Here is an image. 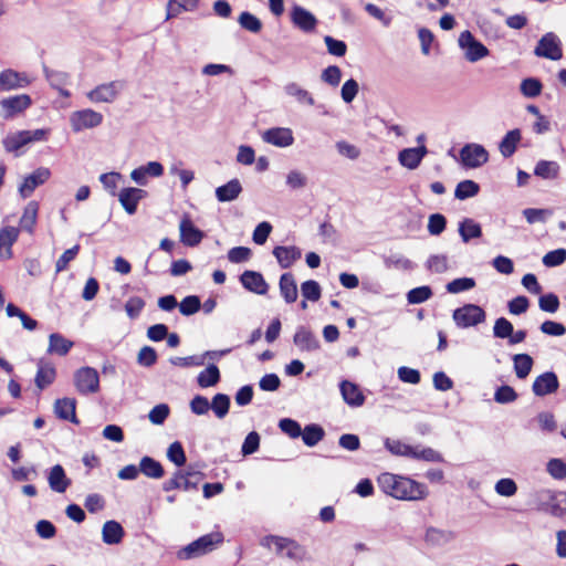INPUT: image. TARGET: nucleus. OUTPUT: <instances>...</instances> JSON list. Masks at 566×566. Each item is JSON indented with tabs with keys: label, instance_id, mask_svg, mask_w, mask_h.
<instances>
[{
	"label": "nucleus",
	"instance_id": "5",
	"mask_svg": "<svg viewBox=\"0 0 566 566\" xmlns=\"http://www.w3.org/2000/svg\"><path fill=\"white\" fill-rule=\"evenodd\" d=\"M46 129L20 130L8 135L3 139V146L8 153H15V155L18 156V151L20 150V148L32 142L44 140L46 138Z\"/></svg>",
	"mask_w": 566,
	"mask_h": 566
},
{
	"label": "nucleus",
	"instance_id": "17",
	"mask_svg": "<svg viewBox=\"0 0 566 566\" xmlns=\"http://www.w3.org/2000/svg\"><path fill=\"white\" fill-rule=\"evenodd\" d=\"M263 142L276 147H289L294 143L293 132L287 127H274L262 134Z\"/></svg>",
	"mask_w": 566,
	"mask_h": 566
},
{
	"label": "nucleus",
	"instance_id": "24",
	"mask_svg": "<svg viewBox=\"0 0 566 566\" xmlns=\"http://www.w3.org/2000/svg\"><path fill=\"white\" fill-rule=\"evenodd\" d=\"M48 483L52 491L64 493L71 485V480L66 476L63 467L55 464L48 472Z\"/></svg>",
	"mask_w": 566,
	"mask_h": 566
},
{
	"label": "nucleus",
	"instance_id": "11",
	"mask_svg": "<svg viewBox=\"0 0 566 566\" xmlns=\"http://www.w3.org/2000/svg\"><path fill=\"white\" fill-rule=\"evenodd\" d=\"M460 159L467 168H479L489 160V153L480 144H467L460 150Z\"/></svg>",
	"mask_w": 566,
	"mask_h": 566
},
{
	"label": "nucleus",
	"instance_id": "60",
	"mask_svg": "<svg viewBox=\"0 0 566 566\" xmlns=\"http://www.w3.org/2000/svg\"><path fill=\"white\" fill-rule=\"evenodd\" d=\"M167 458L177 467H182L186 463V453L184 451L182 444L179 441H175L169 446L167 450Z\"/></svg>",
	"mask_w": 566,
	"mask_h": 566
},
{
	"label": "nucleus",
	"instance_id": "51",
	"mask_svg": "<svg viewBox=\"0 0 566 566\" xmlns=\"http://www.w3.org/2000/svg\"><path fill=\"white\" fill-rule=\"evenodd\" d=\"M426 268L432 273L442 274L449 270L448 256L444 254H432L426 261Z\"/></svg>",
	"mask_w": 566,
	"mask_h": 566
},
{
	"label": "nucleus",
	"instance_id": "6",
	"mask_svg": "<svg viewBox=\"0 0 566 566\" xmlns=\"http://www.w3.org/2000/svg\"><path fill=\"white\" fill-rule=\"evenodd\" d=\"M486 314L484 310L475 304H465L458 307L452 313L454 324L459 328H469L476 326L485 321Z\"/></svg>",
	"mask_w": 566,
	"mask_h": 566
},
{
	"label": "nucleus",
	"instance_id": "4",
	"mask_svg": "<svg viewBox=\"0 0 566 566\" xmlns=\"http://www.w3.org/2000/svg\"><path fill=\"white\" fill-rule=\"evenodd\" d=\"M535 509L545 512L555 517H564L566 514V499H560L559 494L553 490L542 489L533 494Z\"/></svg>",
	"mask_w": 566,
	"mask_h": 566
},
{
	"label": "nucleus",
	"instance_id": "54",
	"mask_svg": "<svg viewBox=\"0 0 566 566\" xmlns=\"http://www.w3.org/2000/svg\"><path fill=\"white\" fill-rule=\"evenodd\" d=\"M475 284V280L472 277H458L450 281L446 285V290L448 293L458 294L473 289Z\"/></svg>",
	"mask_w": 566,
	"mask_h": 566
},
{
	"label": "nucleus",
	"instance_id": "55",
	"mask_svg": "<svg viewBox=\"0 0 566 566\" xmlns=\"http://www.w3.org/2000/svg\"><path fill=\"white\" fill-rule=\"evenodd\" d=\"M302 296L311 302H317L322 295V289L318 282L307 280L301 284Z\"/></svg>",
	"mask_w": 566,
	"mask_h": 566
},
{
	"label": "nucleus",
	"instance_id": "14",
	"mask_svg": "<svg viewBox=\"0 0 566 566\" xmlns=\"http://www.w3.org/2000/svg\"><path fill=\"white\" fill-rule=\"evenodd\" d=\"M123 87L124 85L120 81H113L96 86L86 95L93 103H113Z\"/></svg>",
	"mask_w": 566,
	"mask_h": 566
},
{
	"label": "nucleus",
	"instance_id": "30",
	"mask_svg": "<svg viewBox=\"0 0 566 566\" xmlns=\"http://www.w3.org/2000/svg\"><path fill=\"white\" fill-rule=\"evenodd\" d=\"M522 139L518 128L509 130L499 144V150L504 158H510L516 151L517 145Z\"/></svg>",
	"mask_w": 566,
	"mask_h": 566
},
{
	"label": "nucleus",
	"instance_id": "43",
	"mask_svg": "<svg viewBox=\"0 0 566 566\" xmlns=\"http://www.w3.org/2000/svg\"><path fill=\"white\" fill-rule=\"evenodd\" d=\"M560 167L558 163L553 160H539L535 168L534 175L542 179H556L559 175Z\"/></svg>",
	"mask_w": 566,
	"mask_h": 566
},
{
	"label": "nucleus",
	"instance_id": "50",
	"mask_svg": "<svg viewBox=\"0 0 566 566\" xmlns=\"http://www.w3.org/2000/svg\"><path fill=\"white\" fill-rule=\"evenodd\" d=\"M480 186L473 180H463L457 185L454 197L459 200L472 198L479 193Z\"/></svg>",
	"mask_w": 566,
	"mask_h": 566
},
{
	"label": "nucleus",
	"instance_id": "38",
	"mask_svg": "<svg viewBox=\"0 0 566 566\" xmlns=\"http://www.w3.org/2000/svg\"><path fill=\"white\" fill-rule=\"evenodd\" d=\"M513 369L518 379H525L534 365L533 358L528 354H515L512 356Z\"/></svg>",
	"mask_w": 566,
	"mask_h": 566
},
{
	"label": "nucleus",
	"instance_id": "20",
	"mask_svg": "<svg viewBox=\"0 0 566 566\" xmlns=\"http://www.w3.org/2000/svg\"><path fill=\"white\" fill-rule=\"evenodd\" d=\"M179 231L181 242L188 247L198 245L203 238V232L195 227L191 219L187 214L184 216L180 221Z\"/></svg>",
	"mask_w": 566,
	"mask_h": 566
},
{
	"label": "nucleus",
	"instance_id": "58",
	"mask_svg": "<svg viewBox=\"0 0 566 566\" xmlns=\"http://www.w3.org/2000/svg\"><path fill=\"white\" fill-rule=\"evenodd\" d=\"M494 491L500 496L511 497L517 492V484L511 478H503L496 481Z\"/></svg>",
	"mask_w": 566,
	"mask_h": 566
},
{
	"label": "nucleus",
	"instance_id": "44",
	"mask_svg": "<svg viewBox=\"0 0 566 566\" xmlns=\"http://www.w3.org/2000/svg\"><path fill=\"white\" fill-rule=\"evenodd\" d=\"M220 381V370L214 364H210L197 376V382L201 388L213 387Z\"/></svg>",
	"mask_w": 566,
	"mask_h": 566
},
{
	"label": "nucleus",
	"instance_id": "22",
	"mask_svg": "<svg viewBox=\"0 0 566 566\" xmlns=\"http://www.w3.org/2000/svg\"><path fill=\"white\" fill-rule=\"evenodd\" d=\"M428 154V149L424 145H420L413 148H405L398 154V161L401 166L413 170L418 168L423 157Z\"/></svg>",
	"mask_w": 566,
	"mask_h": 566
},
{
	"label": "nucleus",
	"instance_id": "59",
	"mask_svg": "<svg viewBox=\"0 0 566 566\" xmlns=\"http://www.w3.org/2000/svg\"><path fill=\"white\" fill-rule=\"evenodd\" d=\"M238 22L243 29L253 33H258L262 29L260 19L248 11H244L239 15Z\"/></svg>",
	"mask_w": 566,
	"mask_h": 566
},
{
	"label": "nucleus",
	"instance_id": "7",
	"mask_svg": "<svg viewBox=\"0 0 566 566\" xmlns=\"http://www.w3.org/2000/svg\"><path fill=\"white\" fill-rule=\"evenodd\" d=\"M74 386L81 395H92L99 390V375L93 367H81L74 373Z\"/></svg>",
	"mask_w": 566,
	"mask_h": 566
},
{
	"label": "nucleus",
	"instance_id": "53",
	"mask_svg": "<svg viewBox=\"0 0 566 566\" xmlns=\"http://www.w3.org/2000/svg\"><path fill=\"white\" fill-rule=\"evenodd\" d=\"M307 176L297 169L290 170L285 178V185L291 190L303 189L307 186Z\"/></svg>",
	"mask_w": 566,
	"mask_h": 566
},
{
	"label": "nucleus",
	"instance_id": "47",
	"mask_svg": "<svg viewBox=\"0 0 566 566\" xmlns=\"http://www.w3.org/2000/svg\"><path fill=\"white\" fill-rule=\"evenodd\" d=\"M387 269H398L402 271H412L416 264L400 253H392L384 258Z\"/></svg>",
	"mask_w": 566,
	"mask_h": 566
},
{
	"label": "nucleus",
	"instance_id": "27",
	"mask_svg": "<svg viewBox=\"0 0 566 566\" xmlns=\"http://www.w3.org/2000/svg\"><path fill=\"white\" fill-rule=\"evenodd\" d=\"M279 287L281 296L287 304L294 303L297 300V285L292 273L286 272L281 275Z\"/></svg>",
	"mask_w": 566,
	"mask_h": 566
},
{
	"label": "nucleus",
	"instance_id": "3",
	"mask_svg": "<svg viewBox=\"0 0 566 566\" xmlns=\"http://www.w3.org/2000/svg\"><path fill=\"white\" fill-rule=\"evenodd\" d=\"M222 543L223 534L221 532H212L200 536L196 541L179 549L177 557L181 560L197 558L213 552Z\"/></svg>",
	"mask_w": 566,
	"mask_h": 566
},
{
	"label": "nucleus",
	"instance_id": "35",
	"mask_svg": "<svg viewBox=\"0 0 566 566\" xmlns=\"http://www.w3.org/2000/svg\"><path fill=\"white\" fill-rule=\"evenodd\" d=\"M454 538V534L450 531L436 527H428L424 534V541L429 546L440 547L447 545Z\"/></svg>",
	"mask_w": 566,
	"mask_h": 566
},
{
	"label": "nucleus",
	"instance_id": "49",
	"mask_svg": "<svg viewBox=\"0 0 566 566\" xmlns=\"http://www.w3.org/2000/svg\"><path fill=\"white\" fill-rule=\"evenodd\" d=\"M230 408V397L226 394H217L213 396L212 401L210 402V409H212L213 413L217 418L223 419Z\"/></svg>",
	"mask_w": 566,
	"mask_h": 566
},
{
	"label": "nucleus",
	"instance_id": "34",
	"mask_svg": "<svg viewBox=\"0 0 566 566\" xmlns=\"http://www.w3.org/2000/svg\"><path fill=\"white\" fill-rule=\"evenodd\" d=\"M195 474L191 472H184L181 470H177L172 478L165 481L163 483V490L166 492H170L172 490L182 489V490H189L191 486V478Z\"/></svg>",
	"mask_w": 566,
	"mask_h": 566
},
{
	"label": "nucleus",
	"instance_id": "39",
	"mask_svg": "<svg viewBox=\"0 0 566 566\" xmlns=\"http://www.w3.org/2000/svg\"><path fill=\"white\" fill-rule=\"evenodd\" d=\"M73 346V342L65 338L59 333H53L49 336V354H56L59 356L66 355Z\"/></svg>",
	"mask_w": 566,
	"mask_h": 566
},
{
	"label": "nucleus",
	"instance_id": "18",
	"mask_svg": "<svg viewBox=\"0 0 566 566\" xmlns=\"http://www.w3.org/2000/svg\"><path fill=\"white\" fill-rule=\"evenodd\" d=\"M559 387V381L555 373L546 371L535 378L532 390L535 396L544 397L555 392Z\"/></svg>",
	"mask_w": 566,
	"mask_h": 566
},
{
	"label": "nucleus",
	"instance_id": "64",
	"mask_svg": "<svg viewBox=\"0 0 566 566\" xmlns=\"http://www.w3.org/2000/svg\"><path fill=\"white\" fill-rule=\"evenodd\" d=\"M565 261L566 250L563 248L549 251L543 256V264L547 268L558 266Z\"/></svg>",
	"mask_w": 566,
	"mask_h": 566
},
{
	"label": "nucleus",
	"instance_id": "63",
	"mask_svg": "<svg viewBox=\"0 0 566 566\" xmlns=\"http://www.w3.org/2000/svg\"><path fill=\"white\" fill-rule=\"evenodd\" d=\"M279 428L282 432L287 434L292 439H296L302 434L301 424L291 418H283L279 421Z\"/></svg>",
	"mask_w": 566,
	"mask_h": 566
},
{
	"label": "nucleus",
	"instance_id": "23",
	"mask_svg": "<svg viewBox=\"0 0 566 566\" xmlns=\"http://www.w3.org/2000/svg\"><path fill=\"white\" fill-rule=\"evenodd\" d=\"M146 191L139 188H124L118 200L128 214H134L137 210L138 202L146 196Z\"/></svg>",
	"mask_w": 566,
	"mask_h": 566
},
{
	"label": "nucleus",
	"instance_id": "52",
	"mask_svg": "<svg viewBox=\"0 0 566 566\" xmlns=\"http://www.w3.org/2000/svg\"><path fill=\"white\" fill-rule=\"evenodd\" d=\"M198 0H169L167 4V19L178 15L182 10L189 11L196 8Z\"/></svg>",
	"mask_w": 566,
	"mask_h": 566
},
{
	"label": "nucleus",
	"instance_id": "29",
	"mask_svg": "<svg viewBox=\"0 0 566 566\" xmlns=\"http://www.w3.org/2000/svg\"><path fill=\"white\" fill-rule=\"evenodd\" d=\"M19 229L14 227H4L0 230V258L10 259L12 256V244L18 240Z\"/></svg>",
	"mask_w": 566,
	"mask_h": 566
},
{
	"label": "nucleus",
	"instance_id": "56",
	"mask_svg": "<svg viewBox=\"0 0 566 566\" xmlns=\"http://www.w3.org/2000/svg\"><path fill=\"white\" fill-rule=\"evenodd\" d=\"M543 85L538 78L527 77L522 81L521 93L528 98L538 96L542 93Z\"/></svg>",
	"mask_w": 566,
	"mask_h": 566
},
{
	"label": "nucleus",
	"instance_id": "36",
	"mask_svg": "<svg viewBox=\"0 0 566 566\" xmlns=\"http://www.w3.org/2000/svg\"><path fill=\"white\" fill-rule=\"evenodd\" d=\"M139 471L149 479H161L165 474V470L161 463L151 457L145 455L140 459Z\"/></svg>",
	"mask_w": 566,
	"mask_h": 566
},
{
	"label": "nucleus",
	"instance_id": "31",
	"mask_svg": "<svg viewBox=\"0 0 566 566\" xmlns=\"http://www.w3.org/2000/svg\"><path fill=\"white\" fill-rule=\"evenodd\" d=\"M124 535L123 526L116 521H107L102 527V539L107 545L119 544Z\"/></svg>",
	"mask_w": 566,
	"mask_h": 566
},
{
	"label": "nucleus",
	"instance_id": "32",
	"mask_svg": "<svg viewBox=\"0 0 566 566\" xmlns=\"http://www.w3.org/2000/svg\"><path fill=\"white\" fill-rule=\"evenodd\" d=\"M38 213L39 202L35 200L29 201L28 205L24 207L23 213L19 222L20 229L32 234L34 232V227L36 224Z\"/></svg>",
	"mask_w": 566,
	"mask_h": 566
},
{
	"label": "nucleus",
	"instance_id": "19",
	"mask_svg": "<svg viewBox=\"0 0 566 566\" xmlns=\"http://www.w3.org/2000/svg\"><path fill=\"white\" fill-rule=\"evenodd\" d=\"M291 20L296 28L306 33L313 32L318 22L312 12L301 6L292 8Z\"/></svg>",
	"mask_w": 566,
	"mask_h": 566
},
{
	"label": "nucleus",
	"instance_id": "16",
	"mask_svg": "<svg viewBox=\"0 0 566 566\" xmlns=\"http://www.w3.org/2000/svg\"><path fill=\"white\" fill-rule=\"evenodd\" d=\"M293 343L301 352L312 353L321 348L316 335L306 326H298L293 336Z\"/></svg>",
	"mask_w": 566,
	"mask_h": 566
},
{
	"label": "nucleus",
	"instance_id": "13",
	"mask_svg": "<svg viewBox=\"0 0 566 566\" xmlns=\"http://www.w3.org/2000/svg\"><path fill=\"white\" fill-rule=\"evenodd\" d=\"M32 104V99L28 94L10 96L0 101L1 116L10 119L24 112Z\"/></svg>",
	"mask_w": 566,
	"mask_h": 566
},
{
	"label": "nucleus",
	"instance_id": "45",
	"mask_svg": "<svg viewBox=\"0 0 566 566\" xmlns=\"http://www.w3.org/2000/svg\"><path fill=\"white\" fill-rule=\"evenodd\" d=\"M43 73L52 88L64 87L70 82V74L64 71L52 70L43 65Z\"/></svg>",
	"mask_w": 566,
	"mask_h": 566
},
{
	"label": "nucleus",
	"instance_id": "37",
	"mask_svg": "<svg viewBox=\"0 0 566 566\" xmlns=\"http://www.w3.org/2000/svg\"><path fill=\"white\" fill-rule=\"evenodd\" d=\"M75 399L72 398H62L57 399L54 403V412L55 415L63 420H70L72 422H76L75 416Z\"/></svg>",
	"mask_w": 566,
	"mask_h": 566
},
{
	"label": "nucleus",
	"instance_id": "8",
	"mask_svg": "<svg viewBox=\"0 0 566 566\" xmlns=\"http://www.w3.org/2000/svg\"><path fill=\"white\" fill-rule=\"evenodd\" d=\"M537 57H544L552 61H558L563 57L562 41L554 32L545 33L537 42L534 49Z\"/></svg>",
	"mask_w": 566,
	"mask_h": 566
},
{
	"label": "nucleus",
	"instance_id": "26",
	"mask_svg": "<svg viewBox=\"0 0 566 566\" xmlns=\"http://www.w3.org/2000/svg\"><path fill=\"white\" fill-rule=\"evenodd\" d=\"M339 389L344 401L350 407H360L364 405L365 396L356 384L343 380L339 384Z\"/></svg>",
	"mask_w": 566,
	"mask_h": 566
},
{
	"label": "nucleus",
	"instance_id": "40",
	"mask_svg": "<svg viewBox=\"0 0 566 566\" xmlns=\"http://www.w3.org/2000/svg\"><path fill=\"white\" fill-rule=\"evenodd\" d=\"M384 446L394 455L413 459L416 447L390 438L385 439Z\"/></svg>",
	"mask_w": 566,
	"mask_h": 566
},
{
	"label": "nucleus",
	"instance_id": "10",
	"mask_svg": "<svg viewBox=\"0 0 566 566\" xmlns=\"http://www.w3.org/2000/svg\"><path fill=\"white\" fill-rule=\"evenodd\" d=\"M103 123V115L92 108L75 111L70 115V125L74 133L92 129Z\"/></svg>",
	"mask_w": 566,
	"mask_h": 566
},
{
	"label": "nucleus",
	"instance_id": "62",
	"mask_svg": "<svg viewBox=\"0 0 566 566\" xmlns=\"http://www.w3.org/2000/svg\"><path fill=\"white\" fill-rule=\"evenodd\" d=\"M516 399V391L509 385L500 386L494 392V400L501 405L514 402Z\"/></svg>",
	"mask_w": 566,
	"mask_h": 566
},
{
	"label": "nucleus",
	"instance_id": "25",
	"mask_svg": "<svg viewBox=\"0 0 566 566\" xmlns=\"http://www.w3.org/2000/svg\"><path fill=\"white\" fill-rule=\"evenodd\" d=\"M273 255L282 269H289L302 256V251L294 247L279 245L273 249Z\"/></svg>",
	"mask_w": 566,
	"mask_h": 566
},
{
	"label": "nucleus",
	"instance_id": "21",
	"mask_svg": "<svg viewBox=\"0 0 566 566\" xmlns=\"http://www.w3.org/2000/svg\"><path fill=\"white\" fill-rule=\"evenodd\" d=\"M240 282L244 289L252 293L259 295H265L268 293L269 285L260 272L247 270L241 274Z\"/></svg>",
	"mask_w": 566,
	"mask_h": 566
},
{
	"label": "nucleus",
	"instance_id": "61",
	"mask_svg": "<svg viewBox=\"0 0 566 566\" xmlns=\"http://www.w3.org/2000/svg\"><path fill=\"white\" fill-rule=\"evenodd\" d=\"M201 307V302L199 296L189 295L186 296L179 304V311L185 316H190L196 314Z\"/></svg>",
	"mask_w": 566,
	"mask_h": 566
},
{
	"label": "nucleus",
	"instance_id": "28",
	"mask_svg": "<svg viewBox=\"0 0 566 566\" xmlns=\"http://www.w3.org/2000/svg\"><path fill=\"white\" fill-rule=\"evenodd\" d=\"M458 232L463 243H469L473 239L482 237V227L471 218H464L459 222Z\"/></svg>",
	"mask_w": 566,
	"mask_h": 566
},
{
	"label": "nucleus",
	"instance_id": "46",
	"mask_svg": "<svg viewBox=\"0 0 566 566\" xmlns=\"http://www.w3.org/2000/svg\"><path fill=\"white\" fill-rule=\"evenodd\" d=\"M325 436L324 429L315 423H311L305 426L304 430H302V440L305 446L314 447L316 446Z\"/></svg>",
	"mask_w": 566,
	"mask_h": 566
},
{
	"label": "nucleus",
	"instance_id": "12",
	"mask_svg": "<svg viewBox=\"0 0 566 566\" xmlns=\"http://www.w3.org/2000/svg\"><path fill=\"white\" fill-rule=\"evenodd\" d=\"M51 177V171L46 167H39L32 174L25 176L19 186V195L22 199L29 198L34 190L45 184Z\"/></svg>",
	"mask_w": 566,
	"mask_h": 566
},
{
	"label": "nucleus",
	"instance_id": "57",
	"mask_svg": "<svg viewBox=\"0 0 566 566\" xmlns=\"http://www.w3.org/2000/svg\"><path fill=\"white\" fill-rule=\"evenodd\" d=\"M432 296V290L428 285L415 287L407 293L409 304H421Z\"/></svg>",
	"mask_w": 566,
	"mask_h": 566
},
{
	"label": "nucleus",
	"instance_id": "48",
	"mask_svg": "<svg viewBox=\"0 0 566 566\" xmlns=\"http://www.w3.org/2000/svg\"><path fill=\"white\" fill-rule=\"evenodd\" d=\"M6 312L9 317H19L22 326L28 331H34L38 326V322L35 319L12 303L7 305Z\"/></svg>",
	"mask_w": 566,
	"mask_h": 566
},
{
	"label": "nucleus",
	"instance_id": "33",
	"mask_svg": "<svg viewBox=\"0 0 566 566\" xmlns=\"http://www.w3.org/2000/svg\"><path fill=\"white\" fill-rule=\"evenodd\" d=\"M241 192V182L238 179H231L216 189V197L220 202H229L235 200Z\"/></svg>",
	"mask_w": 566,
	"mask_h": 566
},
{
	"label": "nucleus",
	"instance_id": "2",
	"mask_svg": "<svg viewBox=\"0 0 566 566\" xmlns=\"http://www.w3.org/2000/svg\"><path fill=\"white\" fill-rule=\"evenodd\" d=\"M261 545L266 548L274 546L277 555L284 556L295 563H302L308 559L307 549L296 541L289 537L268 535L261 539Z\"/></svg>",
	"mask_w": 566,
	"mask_h": 566
},
{
	"label": "nucleus",
	"instance_id": "41",
	"mask_svg": "<svg viewBox=\"0 0 566 566\" xmlns=\"http://www.w3.org/2000/svg\"><path fill=\"white\" fill-rule=\"evenodd\" d=\"M284 92L286 95L294 97L300 104H306L308 106H313L315 104L312 94L308 91L302 88L295 82L287 83L284 86Z\"/></svg>",
	"mask_w": 566,
	"mask_h": 566
},
{
	"label": "nucleus",
	"instance_id": "42",
	"mask_svg": "<svg viewBox=\"0 0 566 566\" xmlns=\"http://www.w3.org/2000/svg\"><path fill=\"white\" fill-rule=\"evenodd\" d=\"M55 368L51 364L39 363L38 373L35 376V385L42 390L51 385L55 379Z\"/></svg>",
	"mask_w": 566,
	"mask_h": 566
},
{
	"label": "nucleus",
	"instance_id": "1",
	"mask_svg": "<svg viewBox=\"0 0 566 566\" xmlns=\"http://www.w3.org/2000/svg\"><path fill=\"white\" fill-rule=\"evenodd\" d=\"M377 482L384 493L397 500L419 501L428 494L424 484L389 472L381 473Z\"/></svg>",
	"mask_w": 566,
	"mask_h": 566
},
{
	"label": "nucleus",
	"instance_id": "15",
	"mask_svg": "<svg viewBox=\"0 0 566 566\" xmlns=\"http://www.w3.org/2000/svg\"><path fill=\"white\" fill-rule=\"evenodd\" d=\"M30 83L31 81L25 73H20L12 69H7L0 73V92L24 88Z\"/></svg>",
	"mask_w": 566,
	"mask_h": 566
},
{
	"label": "nucleus",
	"instance_id": "9",
	"mask_svg": "<svg viewBox=\"0 0 566 566\" xmlns=\"http://www.w3.org/2000/svg\"><path fill=\"white\" fill-rule=\"evenodd\" d=\"M458 43L464 51L465 59L471 63L486 57L490 53L489 49L482 42L478 41L468 30L460 33Z\"/></svg>",
	"mask_w": 566,
	"mask_h": 566
}]
</instances>
